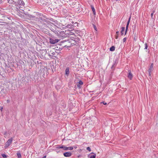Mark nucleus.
I'll use <instances>...</instances> for the list:
<instances>
[{
	"mask_svg": "<svg viewBox=\"0 0 158 158\" xmlns=\"http://www.w3.org/2000/svg\"><path fill=\"white\" fill-rule=\"evenodd\" d=\"M13 141V138H11L10 139H9L6 142L5 144L4 148L6 149L12 143Z\"/></svg>",
	"mask_w": 158,
	"mask_h": 158,
	"instance_id": "nucleus-1",
	"label": "nucleus"
},
{
	"mask_svg": "<svg viewBox=\"0 0 158 158\" xmlns=\"http://www.w3.org/2000/svg\"><path fill=\"white\" fill-rule=\"evenodd\" d=\"M50 42L51 44H54L59 41L58 39H56L54 38H50L49 39Z\"/></svg>",
	"mask_w": 158,
	"mask_h": 158,
	"instance_id": "nucleus-2",
	"label": "nucleus"
},
{
	"mask_svg": "<svg viewBox=\"0 0 158 158\" xmlns=\"http://www.w3.org/2000/svg\"><path fill=\"white\" fill-rule=\"evenodd\" d=\"M43 17H45L43 15L40 14L39 15V17L38 18V21H40V22H47V20L45 19H44Z\"/></svg>",
	"mask_w": 158,
	"mask_h": 158,
	"instance_id": "nucleus-3",
	"label": "nucleus"
},
{
	"mask_svg": "<svg viewBox=\"0 0 158 158\" xmlns=\"http://www.w3.org/2000/svg\"><path fill=\"white\" fill-rule=\"evenodd\" d=\"M128 72V73L127 75V77L129 79L131 80L133 77V74L131 73V71L130 70H129Z\"/></svg>",
	"mask_w": 158,
	"mask_h": 158,
	"instance_id": "nucleus-4",
	"label": "nucleus"
},
{
	"mask_svg": "<svg viewBox=\"0 0 158 158\" xmlns=\"http://www.w3.org/2000/svg\"><path fill=\"white\" fill-rule=\"evenodd\" d=\"M19 0H7L8 3L15 5Z\"/></svg>",
	"mask_w": 158,
	"mask_h": 158,
	"instance_id": "nucleus-5",
	"label": "nucleus"
},
{
	"mask_svg": "<svg viewBox=\"0 0 158 158\" xmlns=\"http://www.w3.org/2000/svg\"><path fill=\"white\" fill-rule=\"evenodd\" d=\"M131 17H130L129 19L127 21V26H126V30H125V34L126 35V33L127 31V30H128V26L129 25V23L130 22V19H131Z\"/></svg>",
	"mask_w": 158,
	"mask_h": 158,
	"instance_id": "nucleus-6",
	"label": "nucleus"
},
{
	"mask_svg": "<svg viewBox=\"0 0 158 158\" xmlns=\"http://www.w3.org/2000/svg\"><path fill=\"white\" fill-rule=\"evenodd\" d=\"M72 154L70 152H66L63 153L64 156L66 157H69L71 156Z\"/></svg>",
	"mask_w": 158,
	"mask_h": 158,
	"instance_id": "nucleus-7",
	"label": "nucleus"
},
{
	"mask_svg": "<svg viewBox=\"0 0 158 158\" xmlns=\"http://www.w3.org/2000/svg\"><path fill=\"white\" fill-rule=\"evenodd\" d=\"M20 2L18 6H19L20 7L22 8L24 6L25 3L22 0H20Z\"/></svg>",
	"mask_w": 158,
	"mask_h": 158,
	"instance_id": "nucleus-8",
	"label": "nucleus"
},
{
	"mask_svg": "<svg viewBox=\"0 0 158 158\" xmlns=\"http://www.w3.org/2000/svg\"><path fill=\"white\" fill-rule=\"evenodd\" d=\"M70 42L71 43L72 45H76L77 44V41L71 39L70 40Z\"/></svg>",
	"mask_w": 158,
	"mask_h": 158,
	"instance_id": "nucleus-9",
	"label": "nucleus"
},
{
	"mask_svg": "<svg viewBox=\"0 0 158 158\" xmlns=\"http://www.w3.org/2000/svg\"><path fill=\"white\" fill-rule=\"evenodd\" d=\"M96 154L93 152H92L90 154L89 158H95Z\"/></svg>",
	"mask_w": 158,
	"mask_h": 158,
	"instance_id": "nucleus-10",
	"label": "nucleus"
},
{
	"mask_svg": "<svg viewBox=\"0 0 158 158\" xmlns=\"http://www.w3.org/2000/svg\"><path fill=\"white\" fill-rule=\"evenodd\" d=\"M56 51L54 50V52H52V51H50L49 53V55L50 56H53L55 55V54Z\"/></svg>",
	"mask_w": 158,
	"mask_h": 158,
	"instance_id": "nucleus-11",
	"label": "nucleus"
},
{
	"mask_svg": "<svg viewBox=\"0 0 158 158\" xmlns=\"http://www.w3.org/2000/svg\"><path fill=\"white\" fill-rule=\"evenodd\" d=\"M153 64H152L150 66L149 69L148 70V71L149 72H152L153 70Z\"/></svg>",
	"mask_w": 158,
	"mask_h": 158,
	"instance_id": "nucleus-12",
	"label": "nucleus"
},
{
	"mask_svg": "<svg viewBox=\"0 0 158 158\" xmlns=\"http://www.w3.org/2000/svg\"><path fill=\"white\" fill-rule=\"evenodd\" d=\"M91 8L93 12V13L94 15H96V11H95V10L94 8V7L93 6H91Z\"/></svg>",
	"mask_w": 158,
	"mask_h": 158,
	"instance_id": "nucleus-13",
	"label": "nucleus"
},
{
	"mask_svg": "<svg viewBox=\"0 0 158 158\" xmlns=\"http://www.w3.org/2000/svg\"><path fill=\"white\" fill-rule=\"evenodd\" d=\"M60 36L63 37H66V35L64 31H61V32L60 33Z\"/></svg>",
	"mask_w": 158,
	"mask_h": 158,
	"instance_id": "nucleus-14",
	"label": "nucleus"
},
{
	"mask_svg": "<svg viewBox=\"0 0 158 158\" xmlns=\"http://www.w3.org/2000/svg\"><path fill=\"white\" fill-rule=\"evenodd\" d=\"M69 73V69L68 68H67L65 69V74L68 75Z\"/></svg>",
	"mask_w": 158,
	"mask_h": 158,
	"instance_id": "nucleus-15",
	"label": "nucleus"
},
{
	"mask_svg": "<svg viewBox=\"0 0 158 158\" xmlns=\"http://www.w3.org/2000/svg\"><path fill=\"white\" fill-rule=\"evenodd\" d=\"M121 29H122V30L121 31V35H123L124 34L123 32L125 31V27H122L121 28Z\"/></svg>",
	"mask_w": 158,
	"mask_h": 158,
	"instance_id": "nucleus-16",
	"label": "nucleus"
},
{
	"mask_svg": "<svg viewBox=\"0 0 158 158\" xmlns=\"http://www.w3.org/2000/svg\"><path fill=\"white\" fill-rule=\"evenodd\" d=\"M61 148H62L64 150H68V147H66L64 145L61 146Z\"/></svg>",
	"mask_w": 158,
	"mask_h": 158,
	"instance_id": "nucleus-17",
	"label": "nucleus"
},
{
	"mask_svg": "<svg viewBox=\"0 0 158 158\" xmlns=\"http://www.w3.org/2000/svg\"><path fill=\"white\" fill-rule=\"evenodd\" d=\"M115 49V47L114 46H112L110 48V50L111 51H114Z\"/></svg>",
	"mask_w": 158,
	"mask_h": 158,
	"instance_id": "nucleus-18",
	"label": "nucleus"
},
{
	"mask_svg": "<svg viewBox=\"0 0 158 158\" xmlns=\"http://www.w3.org/2000/svg\"><path fill=\"white\" fill-rule=\"evenodd\" d=\"M6 19H10L9 18L7 17V16H6L5 15H3L2 16V20H5Z\"/></svg>",
	"mask_w": 158,
	"mask_h": 158,
	"instance_id": "nucleus-19",
	"label": "nucleus"
},
{
	"mask_svg": "<svg viewBox=\"0 0 158 158\" xmlns=\"http://www.w3.org/2000/svg\"><path fill=\"white\" fill-rule=\"evenodd\" d=\"M56 148H61V146L60 145H57L56 146Z\"/></svg>",
	"mask_w": 158,
	"mask_h": 158,
	"instance_id": "nucleus-20",
	"label": "nucleus"
},
{
	"mask_svg": "<svg viewBox=\"0 0 158 158\" xmlns=\"http://www.w3.org/2000/svg\"><path fill=\"white\" fill-rule=\"evenodd\" d=\"M17 156L19 158H20L21 157V154L20 153H17Z\"/></svg>",
	"mask_w": 158,
	"mask_h": 158,
	"instance_id": "nucleus-21",
	"label": "nucleus"
},
{
	"mask_svg": "<svg viewBox=\"0 0 158 158\" xmlns=\"http://www.w3.org/2000/svg\"><path fill=\"white\" fill-rule=\"evenodd\" d=\"M73 147H68V150H72L73 149Z\"/></svg>",
	"mask_w": 158,
	"mask_h": 158,
	"instance_id": "nucleus-22",
	"label": "nucleus"
},
{
	"mask_svg": "<svg viewBox=\"0 0 158 158\" xmlns=\"http://www.w3.org/2000/svg\"><path fill=\"white\" fill-rule=\"evenodd\" d=\"M93 27H94V29L96 31H97V27H96V26H95V25L94 24H93Z\"/></svg>",
	"mask_w": 158,
	"mask_h": 158,
	"instance_id": "nucleus-23",
	"label": "nucleus"
},
{
	"mask_svg": "<svg viewBox=\"0 0 158 158\" xmlns=\"http://www.w3.org/2000/svg\"><path fill=\"white\" fill-rule=\"evenodd\" d=\"M145 45V49H147L148 48V45L147 43H145L144 44Z\"/></svg>",
	"mask_w": 158,
	"mask_h": 158,
	"instance_id": "nucleus-24",
	"label": "nucleus"
},
{
	"mask_svg": "<svg viewBox=\"0 0 158 158\" xmlns=\"http://www.w3.org/2000/svg\"><path fill=\"white\" fill-rule=\"evenodd\" d=\"M87 150H88L89 152H90L91 151V148L89 147H87L86 148Z\"/></svg>",
	"mask_w": 158,
	"mask_h": 158,
	"instance_id": "nucleus-25",
	"label": "nucleus"
},
{
	"mask_svg": "<svg viewBox=\"0 0 158 158\" xmlns=\"http://www.w3.org/2000/svg\"><path fill=\"white\" fill-rule=\"evenodd\" d=\"M2 156L3 158H6L7 157L6 155V154H2Z\"/></svg>",
	"mask_w": 158,
	"mask_h": 158,
	"instance_id": "nucleus-26",
	"label": "nucleus"
},
{
	"mask_svg": "<svg viewBox=\"0 0 158 158\" xmlns=\"http://www.w3.org/2000/svg\"><path fill=\"white\" fill-rule=\"evenodd\" d=\"M20 0H19L17 2H17V3H16L15 4V6H18L19 5V3H20Z\"/></svg>",
	"mask_w": 158,
	"mask_h": 158,
	"instance_id": "nucleus-27",
	"label": "nucleus"
},
{
	"mask_svg": "<svg viewBox=\"0 0 158 158\" xmlns=\"http://www.w3.org/2000/svg\"><path fill=\"white\" fill-rule=\"evenodd\" d=\"M79 83L80 85H82L83 84V82L81 80H80L79 82Z\"/></svg>",
	"mask_w": 158,
	"mask_h": 158,
	"instance_id": "nucleus-28",
	"label": "nucleus"
},
{
	"mask_svg": "<svg viewBox=\"0 0 158 158\" xmlns=\"http://www.w3.org/2000/svg\"><path fill=\"white\" fill-rule=\"evenodd\" d=\"M154 12H155V11L153 10V12L151 14V18H152L153 14Z\"/></svg>",
	"mask_w": 158,
	"mask_h": 158,
	"instance_id": "nucleus-29",
	"label": "nucleus"
},
{
	"mask_svg": "<svg viewBox=\"0 0 158 158\" xmlns=\"http://www.w3.org/2000/svg\"><path fill=\"white\" fill-rule=\"evenodd\" d=\"M114 65H115V63H114L111 67V69H112L113 67H114Z\"/></svg>",
	"mask_w": 158,
	"mask_h": 158,
	"instance_id": "nucleus-30",
	"label": "nucleus"
},
{
	"mask_svg": "<svg viewBox=\"0 0 158 158\" xmlns=\"http://www.w3.org/2000/svg\"><path fill=\"white\" fill-rule=\"evenodd\" d=\"M126 38L125 37L123 39V42H124L126 41Z\"/></svg>",
	"mask_w": 158,
	"mask_h": 158,
	"instance_id": "nucleus-31",
	"label": "nucleus"
},
{
	"mask_svg": "<svg viewBox=\"0 0 158 158\" xmlns=\"http://www.w3.org/2000/svg\"><path fill=\"white\" fill-rule=\"evenodd\" d=\"M116 35H119V32L118 31L116 32Z\"/></svg>",
	"mask_w": 158,
	"mask_h": 158,
	"instance_id": "nucleus-32",
	"label": "nucleus"
},
{
	"mask_svg": "<svg viewBox=\"0 0 158 158\" xmlns=\"http://www.w3.org/2000/svg\"><path fill=\"white\" fill-rule=\"evenodd\" d=\"M102 103L104 105H106L107 104V103H106V102H102Z\"/></svg>",
	"mask_w": 158,
	"mask_h": 158,
	"instance_id": "nucleus-33",
	"label": "nucleus"
},
{
	"mask_svg": "<svg viewBox=\"0 0 158 158\" xmlns=\"http://www.w3.org/2000/svg\"><path fill=\"white\" fill-rule=\"evenodd\" d=\"M118 35H116L115 36V39H117L118 38Z\"/></svg>",
	"mask_w": 158,
	"mask_h": 158,
	"instance_id": "nucleus-34",
	"label": "nucleus"
},
{
	"mask_svg": "<svg viewBox=\"0 0 158 158\" xmlns=\"http://www.w3.org/2000/svg\"><path fill=\"white\" fill-rule=\"evenodd\" d=\"M148 72L149 74V76H150L151 75V72H149V71H148Z\"/></svg>",
	"mask_w": 158,
	"mask_h": 158,
	"instance_id": "nucleus-35",
	"label": "nucleus"
},
{
	"mask_svg": "<svg viewBox=\"0 0 158 158\" xmlns=\"http://www.w3.org/2000/svg\"><path fill=\"white\" fill-rule=\"evenodd\" d=\"M2 3V0H0V4Z\"/></svg>",
	"mask_w": 158,
	"mask_h": 158,
	"instance_id": "nucleus-36",
	"label": "nucleus"
},
{
	"mask_svg": "<svg viewBox=\"0 0 158 158\" xmlns=\"http://www.w3.org/2000/svg\"><path fill=\"white\" fill-rule=\"evenodd\" d=\"M71 26L70 25H69L67 26L66 27H69H69H70Z\"/></svg>",
	"mask_w": 158,
	"mask_h": 158,
	"instance_id": "nucleus-37",
	"label": "nucleus"
},
{
	"mask_svg": "<svg viewBox=\"0 0 158 158\" xmlns=\"http://www.w3.org/2000/svg\"><path fill=\"white\" fill-rule=\"evenodd\" d=\"M7 103H9L10 102V100H7Z\"/></svg>",
	"mask_w": 158,
	"mask_h": 158,
	"instance_id": "nucleus-38",
	"label": "nucleus"
},
{
	"mask_svg": "<svg viewBox=\"0 0 158 158\" xmlns=\"http://www.w3.org/2000/svg\"><path fill=\"white\" fill-rule=\"evenodd\" d=\"M46 156H44L42 158H46Z\"/></svg>",
	"mask_w": 158,
	"mask_h": 158,
	"instance_id": "nucleus-39",
	"label": "nucleus"
},
{
	"mask_svg": "<svg viewBox=\"0 0 158 158\" xmlns=\"http://www.w3.org/2000/svg\"><path fill=\"white\" fill-rule=\"evenodd\" d=\"M59 152V151H57V152H57V153H58Z\"/></svg>",
	"mask_w": 158,
	"mask_h": 158,
	"instance_id": "nucleus-40",
	"label": "nucleus"
},
{
	"mask_svg": "<svg viewBox=\"0 0 158 158\" xmlns=\"http://www.w3.org/2000/svg\"><path fill=\"white\" fill-rule=\"evenodd\" d=\"M3 109L2 108L1 109V110H2V109Z\"/></svg>",
	"mask_w": 158,
	"mask_h": 158,
	"instance_id": "nucleus-41",
	"label": "nucleus"
}]
</instances>
